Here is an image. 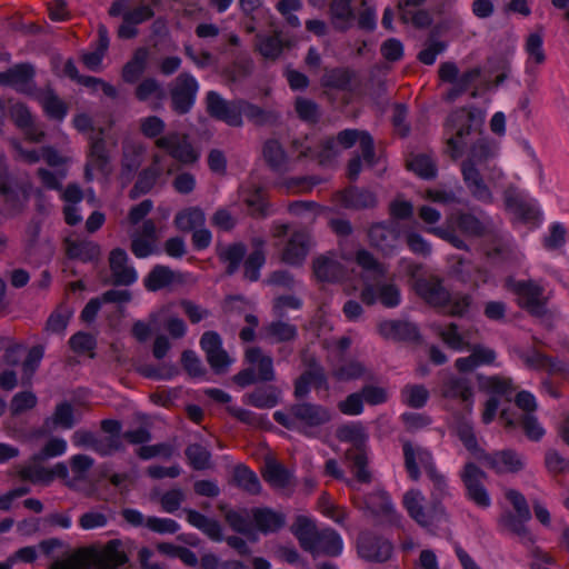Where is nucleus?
<instances>
[{
  "label": "nucleus",
  "mask_w": 569,
  "mask_h": 569,
  "mask_svg": "<svg viewBox=\"0 0 569 569\" xmlns=\"http://www.w3.org/2000/svg\"><path fill=\"white\" fill-rule=\"evenodd\" d=\"M139 130L143 137L154 139L156 148L167 151L170 157L183 164H192L199 158L188 134L179 131H170L164 134L166 123L158 116L141 118Z\"/></svg>",
  "instance_id": "1"
},
{
  "label": "nucleus",
  "mask_w": 569,
  "mask_h": 569,
  "mask_svg": "<svg viewBox=\"0 0 569 569\" xmlns=\"http://www.w3.org/2000/svg\"><path fill=\"white\" fill-rule=\"evenodd\" d=\"M273 419L289 430L315 436L317 430L332 419L329 408L308 401L292 403L284 411H276Z\"/></svg>",
  "instance_id": "2"
},
{
  "label": "nucleus",
  "mask_w": 569,
  "mask_h": 569,
  "mask_svg": "<svg viewBox=\"0 0 569 569\" xmlns=\"http://www.w3.org/2000/svg\"><path fill=\"white\" fill-rule=\"evenodd\" d=\"M483 119V112L476 108H458L448 116L446 127L451 134L446 141V152L452 160L463 154L466 138L480 131Z\"/></svg>",
  "instance_id": "3"
},
{
  "label": "nucleus",
  "mask_w": 569,
  "mask_h": 569,
  "mask_svg": "<svg viewBox=\"0 0 569 569\" xmlns=\"http://www.w3.org/2000/svg\"><path fill=\"white\" fill-rule=\"evenodd\" d=\"M120 541L111 540L100 552L79 550L66 560L53 562L50 569H118L127 562Z\"/></svg>",
  "instance_id": "4"
},
{
  "label": "nucleus",
  "mask_w": 569,
  "mask_h": 569,
  "mask_svg": "<svg viewBox=\"0 0 569 569\" xmlns=\"http://www.w3.org/2000/svg\"><path fill=\"white\" fill-rule=\"evenodd\" d=\"M270 234L274 239V246L284 238L283 248L281 250V260L291 266H300L306 260L311 247L312 237L305 228L291 229L287 223H273Z\"/></svg>",
  "instance_id": "5"
},
{
  "label": "nucleus",
  "mask_w": 569,
  "mask_h": 569,
  "mask_svg": "<svg viewBox=\"0 0 569 569\" xmlns=\"http://www.w3.org/2000/svg\"><path fill=\"white\" fill-rule=\"evenodd\" d=\"M402 506L409 517L420 527L433 530L439 522L448 521L449 515L446 508H439L431 501L426 505V497L419 489H410L402 496Z\"/></svg>",
  "instance_id": "6"
},
{
  "label": "nucleus",
  "mask_w": 569,
  "mask_h": 569,
  "mask_svg": "<svg viewBox=\"0 0 569 569\" xmlns=\"http://www.w3.org/2000/svg\"><path fill=\"white\" fill-rule=\"evenodd\" d=\"M207 113L226 124L240 128L243 126L241 117L242 99L226 100L216 91H209L204 98Z\"/></svg>",
  "instance_id": "7"
},
{
  "label": "nucleus",
  "mask_w": 569,
  "mask_h": 569,
  "mask_svg": "<svg viewBox=\"0 0 569 569\" xmlns=\"http://www.w3.org/2000/svg\"><path fill=\"white\" fill-rule=\"evenodd\" d=\"M198 89L199 84L193 76L188 72L180 73L169 87L171 109L178 114L188 113L194 104Z\"/></svg>",
  "instance_id": "8"
},
{
  "label": "nucleus",
  "mask_w": 569,
  "mask_h": 569,
  "mask_svg": "<svg viewBox=\"0 0 569 569\" xmlns=\"http://www.w3.org/2000/svg\"><path fill=\"white\" fill-rule=\"evenodd\" d=\"M361 301L367 306H372L377 301L386 308H395L401 301V295L398 286L390 279L376 278L373 282H366L361 291Z\"/></svg>",
  "instance_id": "9"
},
{
  "label": "nucleus",
  "mask_w": 569,
  "mask_h": 569,
  "mask_svg": "<svg viewBox=\"0 0 569 569\" xmlns=\"http://www.w3.org/2000/svg\"><path fill=\"white\" fill-rule=\"evenodd\" d=\"M512 291L518 296V305L535 317L546 315L547 297L545 288L535 280H521L512 284Z\"/></svg>",
  "instance_id": "10"
},
{
  "label": "nucleus",
  "mask_w": 569,
  "mask_h": 569,
  "mask_svg": "<svg viewBox=\"0 0 569 569\" xmlns=\"http://www.w3.org/2000/svg\"><path fill=\"white\" fill-rule=\"evenodd\" d=\"M460 479L466 489V496L480 508L490 506L491 500L485 487L487 475L473 462H467L460 471Z\"/></svg>",
  "instance_id": "11"
},
{
  "label": "nucleus",
  "mask_w": 569,
  "mask_h": 569,
  "mask_svg": "<svg viewBox=\"0 0 569 569\" xmlns=\"http://www.w3.org/2000/svg\"><path fill=\"white\" fill-rule=\"evenodd\" d=\"M166 161L167 156L164 153H152L149 166L138 173L137 181L129 191L130 199L134 200L140 196L150 192L164 171H167V173H171L172 170L167 168Z\"/></svg>",
  "instance_id": "12"
},
{
  "label": "nucleus",
  "mask_w": 569,
  "mask_h": 569,
  "mask_svg": "<svg viewBox=\"0 0 569 569\" xmlns=\"http://www.w3.org/2000/svg\"><path fill=\"white\" fill-rule=\"evenodd\" d=\"M71 441L74 447L89 448L102 457L124 450L123 442L116 437H101L86 429L76 430L71 436Z\"/></svg>",
  "instance_id": "13"
},
{
  "label": "nucleus",
  "mask_w": 569,
  "mask_h": 569,
  "mask_svg": "<svg viewBox=\"0 0 569 569\" xmlns=\"http://www.w3.org/2000/svg\"><path fill=\"white\" fill-rule=\"evenodd\" d=\"M110 277L103 280L106 284L128 287L133 284L138 274L133 266L129 262L127 252L121 248H114L108 257Z\"/></svg>",
  "instance_id": "14"
},
{
  "label": "nucleus",
  "mask_w": 569,
  "mask_h": 569,
  "mask_svg": "<svg viewBox=\"0 0 569 569\" xmlns=\"http://www.w3.org/2000/svg\"><path fill=\"white\" fill-rule=\"evenodd\" d=\"M477 459L499 475L517 473L526 467L525 456L513 449H503L491 453L481 451V456H477Z\"/></svg>",
  "instance_id": "15"
},
{
  "label": "nucleus",
  "mask_w": 569,
  "mask_h": 569,
  "mask_svg": "<svg viewBox=\"0 0 569 569\" xmlns=\"http://www.w3.org/2000/svg\"><path fill=\"white\" fill-rule=\"evenodd\" d=\"M110 154L103 139V130L91 134L89 138V151L87 153V162L84 167V178L87 181L93 179V170L103 174L109 173Z\"/></svg>",
  "instance_id": "16"
},
{
  "label": "nucleus",
  "mask_w": 569,
  "mask_h": 569,
  "mask_svg": "<svg viewBox=\"0 0 569 569\" xmlns=\"http://www.w3.org/2000/svg\"><path fill=\"white\" fill-rule=\"evenodd\" d=\"M146 146L136 140H126L121 147L119 179L122 183L131 182L146 157Z\"/></svg>",
  "instance_id": "17"
},
{
  "label": "nucleus",
  "mask_w": 569,
  "mask_h": 569,
  "mask_svg": "<svg viewBox=\"0 0 569 569\" xmlns=\"http://www.w3.org/2000/svg\"><path fill=\"white\" fill-rule=\"evenodd\" d=\"M371 246L385 254H391L400 244L401 229L397 221L378 222L370 227Z\"/></svg>",
  "instance_id": "18"
},
{
  "label": "nucleus",
  "mask_w": 569,
  "mask_h": 569,
  "mask_svg": "<svg viewBox=\"0 0 569 569\" xmlns=\"http://www.w3.org/2000/svg\"><path fill=\"white\" fill-rule=\"evenodd\" d=\"M507 210L523 222L536 223L540 219V211L517 187L509 186L503 192Z\"/></svg>",
  "instance_id": "19"
},
{
  "label": "nucleus",
  "mask_w": 569,
  "mask_h": 569,
  "mask_svg": "<svg viewBox=\"0 0 569 569\" xmlns=\"http://www.w3.org/2000/svg\"><path fill=\"white\" fill-rule=\"evenodd\" d=\"M359 556L373 562H385L392 553V545L372 532H361L357 540Z\"/></svg>",
  "instance_id": "20"
},
{
  "label": "nucleus",
  "mask_w": 569,
  "mask_h": 569,
  "mask_svg": "<svg viewBox=\"0 0 569 569\" xmlns=\"http://www.w3.org/2000/svg\"><path fill=\"white\" fill-rule=\"evenodd\" d=\"M415 291L435 308L445 309L450 300V292L443 287L442 280L436 276H425L416 279Z\"/></svg>",
  "instance_id": "21"
},
{
  "label": "nucleus",
  "mask_w": 569,
  "mask_h": 569,
  "mask_svg": "<svg viewBox=\"0 0 569 569\" xmlns=\"http://www.w3.org/2000/svg\"><path fill=\"white\" fill-rule=\"evenodd\" d=\"M133 96L137 101L147 103L151 110L157 111L163 108L167 92L159 80L146 77L137 83Z\"/></svg>",
  "instance_id": "22"
},
{
  "label": "nucleus",
  "mask_w": 569,
  "mask_h": 569,
  "mask_svg": "<svg viewBox=\"0 0 569 569\" xmlns=\"http://www.w3.org/2000/svg\"><path fill=\"white\" fill-rule=\"evenodd\" d=\"M530 519H523L519 515H515L511 511L503 512L499 520L498 526L501 531L513 535L520 543L532 550L536 542V537L532 535L530 529L526 526V522Z\"/></svg>",
  "instance_id": "23"
},
{
  "label": "nucleus",
  "mask_w": 569,
  "mask_h": 569,
  "mask_svg": "<svg viewBox=\"0 0 569 569\" xmlns=\"http://www.w3.org/2000/svg\"><path fill=\"white\" fill-rule=\"evenodd\" d=\"M402 449L406 470L413 481H418L420 478L419 465L427 471L435 465L432 455L422 447H415L410 441H403Z\"/></svg>",
  "instance_id": "24"
},
{
  "label": "nucleus",
  "mask_w": 569,
  "mask_h": 569,
  "mask_svg": "<svg viewBox=\"0 0 569 569\" xmlns=\"http://www.w3.org/2000/svg\"><path fill=\"white\" fill-rule=\"evenodd\" d=\"M450 221L466 236L480 238L493 232V226L488 219H479L469 212H457Z\"/></svg>",
  "instance_id": "25"
},
{
  "label": "nucleus",
  "mask_w": 569,
  "mask_h": 569,
  "mask_svg": "<svg viewBox=\"0 0 569 569\" xmlns=\"http://www.w3.org/2000/svg\"><path fill=\"white\" fill-rule=\"evenodd\" d=\"M34 77V68L30 63H18L0 72V84L12 87L19 92H28Z\"/></svg>",
  "instance_id": "26"
},
{
  "label": "nucleus",
  "mask_w": 569,
  "mask_h": 569,
  "mask_svg": "<svg viewBox=\"0 0 569 569\" xmlns=\"http://www.w3.org/2000/svg\"><path fill=\"white\" fill-rule=\"evenodd\" d=\"M342 540L337 531L330 528L319 530L311 542V549H306L313 557L325 555L337 557L341 553Z\"/></svg>",
  "instance_id": "27"
},
{
  "label": "nucleus",
  "mask_w": 569,
  "mask_h": 569,
  "mask_svg": "<svg viewBox=\"0 0 569 569\" xmlns=\"http://www.w3.org/2000/svg\"><path fill=\"white\" fill-rule=\"evenodd\" d=\"M442 396L465 403L466 410L471 411L473 390L470 381L463 377H449L441 387Z\"/></svg>",
  "instance_id": "28"
},
{
  "label": "nucleus",
  "mask_w": 569,
  "mask_h": 569,
  "mask_svg": "<svg viewBox=\"0 0 569 569\" xmlns=\"http://www.w3.org/2000/svg\"><path fill=\"white\" fill-rule=\"evenodd\" d=\"M378 331L383 338L397 341H415L419 338L417 326L402 320L382 321L378 325Z\"/></svg>",
  "instance_id": "29"
},
{
  "label": "nucleus",
  "mask_w": 569,
  "mask_h": 569,
  "mask_svg": "<svg viewBox=\"0 0 569 569\" xmlns=\"http://www.w3.org/2000/svg\"><path fill=\"white\" fill-rule=\"evenodd\" d=\"M461 173L469 192L475 199L485 203L492 202V193L483 181L478 168L470 166V163H462Z\"/></svg>",
  "instance_id": "30"
},
{
  "label": "nucleus",
  "mask_w": 569,
  "mask_h": 569,
  "mask_svg": "<svg viewBox=\"0 0 569 569\" xmlns=\"http://www.w3.org/2000/svg\"><path fill=\"white\" fill-rule=\"evenodd\" d=\"M286 515L268 507L252 508V523L263 535L279 531L286 525Z\"/></svg>",
  "instance_id": "31"
},
{
  "label": "nucleus",
  "mask_w": 569,
  "mask_h": 569,
  "mask_svg": "<svg viewBox=\"0 0 569 569\" xmlns=\"http://www.w3.org/2000/svg\"><path fill=\"white\" fill-rule=\"evenodd\" d=\"M467 350L471 353L468 357L458 358L455 363L457 370L460 372H470L480 366L492 365L496 360L495 350L482 345L475 343Z\"/></svg>",
  "instance_id": "32"
},
{
  "label": "nucleus",
  "mask_w": 569,
  "mask_h": 569,
  "mask_svg": "<svg viewBox=\"0 0 569 569\" xmlns=\"http://www.w3.org/2000/svg\"><path fill=\"white\" fill-rule=\"evenodd\" d=\"M328 13L331 26L339 32L348 31L356 20L351 0H331Z\"/></svg>",
  "instance_id": "33"
},
{
  "label": "nucleus",
  "mask_w": 569,
  "mask_h": 569,
  "mask_svg": "<svg viewBox=\"0 0 569 569\" xmlns=\"http://www.w3.org/2000/svg\"><path fill=\"white\" fill-rule=\"evenodd\" d=\"M149 56V49L146 47L137 48L133 51L131 58L121 69V79L124 83L133 84L138 82L148 68Z\"/></svg>",
  "instance_id": "34"
},
{
  "label": "nucleus",
  "mask_w": 569,
  "mask_h": 569,
  "mask_svg": "<svg viewBox=\"0 0 569 569\" xmlns=\"http://www.w3.org/2000/svg\"><path fill=\"white\" fill-rule=\"evenodd\" d=\"M244 358L254 369L259 381L270 382L276 378L273 360L270 356L263 353L260 347H251L246 350Z\"/></svg>",
  "instance_id": "35"
},
{
  "label": "nucleus",
  "mask_w": 569,
  "mask_h": 569,
  "mask_svg": "<svg viewBox=\"0 0 569 569\" xmlns=\"http://www.w3.org/2000/svg\"><path fill=\"white\" fill-rule=\"evenodd\" d=\"M328 389V380L323 368H313L305 370L295 381L293 395L297 399H305L310 388Z\"/></svg>",
  "instance_id": "36"
},
{
  "label": "nucleus",
  "mask_w": 569,
  "mask_h": 569,
  "mask_svg": "<svg viewBox=\"0 0 569 569\" xmlns=\"http://www.w3.org/2000/svg\"><path fill=\"white\" fill-rule=\"evenodd\" d=\"M363 131L357 129H346L340 131L336 138H327L321 142L322 151L319 154L320 162L331 158L337 153L336 147L340 144L343 149L351 148L356 142H359Z\"/></svg>",
  "instance_id": "37"
},
{
  "label": "nucleus",
  "mask_w": 569,
  "mask_h": 569,
  "mask_svg": "<svg viewBox=\"0 0 569 569\" xmlns=\"http://www.w3.org/2000/svg\"><path fill=\"white\" fill-rule=\"evenodd\" d=\"M262 336L272 343L292 342L298 338L296 325L283 321L279 318L263 326Z\"/></svg>",
  "instance_id": "38"
},
{
  "label": "nucleus",
  "mask_w": 569,
  "mask_h": 569,
  "mask_svg": "<svg viewBox=\"0 0 569 569\" xmlns=\"http://www.w3.org/2000/svg\"><path fill=\"white\" fill-rule=\"evenodd\" d=\"M527 367L536 370H543L550 375H565L568 370V365L557 358H551L538 350L522 356Z\"/></svg>",
  "instance_id": "39"
},
{
  "label": "nucleus",
  "mask_w": 569,
  "mask_h": 569,
  "mask_svg": "<svg viewBox=\"0 0 569 569\" xmlns=\"http://www.w3.org/2000/svg\"><path fill=\"white\" fill-rule=\"evenodd\" d=\"M182 277L180 273L174 272L167 266H154L143 280V284L149 291L161 290L174 282H181Z\"/></svg>",
  "instance_id": "40"
},
{
  "label": "nucleus",
  "mask_w": 569,
  "mask_h": 569,
  "mask_svg": "<svg viewBox=\"0 0 569 569\" xmlns=\"http://www.w3.org/2000/svg\"><path fill=\"white\" fill-rule=\"evenodd\" d=\"M218 509L223 513V518L226 522L230 526L232 530L238 533L249 535L253 529V523L250 519H252V509H230L226 505L220 503Z\"/></svg>",
  "instance_id": "41"
},
{
  "label": "nucleus",
  "mask_w": 569,
  "mask_h": 569,
  "mask_svg": "<svg viewBox=\"0 0 569 569\" xmlns=\"http://www.w3.org/2000/svg\"><path fill=\"white\" fill-rule=\"evenodd\" d=\"M280 390L271 385L261 386L243 396L247 405L259 409H270L279 403Z\"/></svg>",
  "instance_id": "42"
},
{
  "label": "nucleus",
  "mask_w": 569,
  "mask_h": 569,
  "mask_svg": "<svg viewBox=\"0 0 569 569\" xmlns=\"http://www.w3.org/2000/svg\"><path fill=\"white\" fill-rule=\"evenodd\" d=\"M426 475L431 482L430 501L439 508H446L442 501L451 496L447 477L438 470L436 463L427 469Z\"/></svg>",
  "instance_id": "43"
},
{
  "label": "nucleus",
  "mask_w": 569,
  "mask_h": 569,
  "mask_svg": "<svg viewBox=\"0 0 569 569\" xmlns=\"http://www.w3.org/2000/svg\"><path fill=\"white\" fill-rule=\"evenodd\" d=\"M246 251V246L241 242H234L227 246L218 243L216 247L218 258L222 262L228 263L226 273L229 276L233 274L238 270L244 258Z\"/></svg>",
  "instance_id": "44"
},
{
  "label": "nucleus",
  "mask_w": 569,
  "mask_h": 569,
  "mask_svg": "<svg viewBox=\"0 0 569 569\" xmlns=\"http://www.w3.org/2000/svg\"><path fill=\"white\" fill-rule=\"evenodd\" d=\"M336 437L342 442L351 443L352 448L349 450H366L368 435L359 422H350L338 427Z\"/></svg>",
  "instance_id": "45"
},
{
  "label": "nucleus",
  "mask_w": 569,
  "mask_h": 569,
  "mask_svg": "<svg viewBox=\"0 0 569 569\" xmlns=\"http://www.w3.org/2000/svg\"><path fill=\"white\" fill-rule=\"evenodd\" d=\"M254 47L266 59L276 60L286 47V41L278 31L271 34H257Z\"/></svg>",
  "instance_id": "46"
},
{
  "label": "nucleus",
  "mask_w": 569,
  "mask_h": 569,
  "mask_svg": "<svg viewBox=\"0 0 569 569\" xmlns=\"http://www.w3.org/2000/svg\"><path fill=\"white\" fill-rule=\"evenodd\" d=\"M204 222V212L199 207H189L180 210L177 212L173 220L176 228L182 232H190L197 228L203 227Z\"/></svg>",
  "instance_id": "47"
},
{
  "label": "nucleus",
  "mask_w": 569,
  "mask_h": 569,
  "mask_svg": "<svg viewBox=\"0 0 569 569\" xmlns=\"http://www.w3.org/2000/svg\"><path fill=\"white\" fill-rule=\"evenodd\" d=\"M184 511L188 522L201 530L210 539L214 541H221L223 539L221 526L217 520L208 518L192 509H186Z\"/></svg>",
  "instance_id": "48"
},
{
  "label": "nucleus",
  "mask_w": 569,
  "mask_h": 569,
  "mask_svg": "<svg viewBox=\"0 0 569 569\" xmlns=\"http://www.w3.org/2000/svg\"><path fill=\"white\" fill-rule=\"evenodd\" d=\"M262 477L271 487L277 489H283L291 485V473L273 459L266 461Z\"/></svg>",
  "instance_id": "49"
},
{
  "label": "nucleus",
  "mask_w": 569,
  "mask_h": 569,
  "mask_svg": "<svg viewBox=\"0 0 569 569\" xmlns=\"http://www.w3.org/2000/svg\"><path fill=\"white\" fill-rule=\"evenodd\" d=\"M290 530L303 550L311 549V542L319 531L315 521L306 516L296 517Z\"/></svg>",
  "instance_id": "50"
},
{
  "label": "nucleus",
  "mask_w": 569,
  "mask_h": 569,
  "mask_svg": "<svg viewBox=\"0 0 569 569\" xmlns=\"http://www.w3.org/2000/svg\"><path fill=\"white\" fill-rule=\"evenodd\" d=\"M341 202L346 208L368 209L377 204V198L369 190L350 188L341 194Z\"/></svg>",
  "instance_id": "51"
},
{
  "label": "nucleus",
  "mask_w": 569,
  "mask_h": 569,
  "mask_svg": "<svg viewBox=\"0 0 569 569\" xmlns=\"http://www.w3.org/2000/svg\"><path fill=\"white\" fill-rule=\"evenodd\" d=\"M232 482L249 495H259L261 491L259 478L244 465H238L234 467Z\"/></svg>",
  "instance_id": "52"
},
{
  "label": "nucleus",
  "mask_w": 569,
  "mask_h": 569,
  "mask_svg": "<svg viewBox=\"0 0 569 569\" xmlns=\"http://www.w3.org/2000/svg\"><path fill=\"white\" fill-rule=\"evenodd\" d=\"M496 154V146L487 138H479L471 146L467 159L462 163H470V166H481Z\"/></svg>",
  "instance_id": "53"
},
{
  "label": "nucleus",
  "mask_w": 569,
  "mask_h": 569,
  "mask_svg": "<svg viewBox=\"0 0 569 569\" xmlns=\"http://www.w3.org/2000/svg\"><path fill=\"white\" fill-rule=\"evenodd\" d=\"M67 254L71 259L88 262L98 259L100 247L92 241H67Z\"/></svg>",
  "instance_id": "54"
},
{
  "label": "nucleus",
  "mask_w": 569,
  "mask_h": 569,
  "mask_svg": "<svg viewBox=\"0 0 569 569\" xmlns=\"http://www.w3.org/2000/svg\"><path fill=\"white\" fill-rule=\"evenodd\" d=\"M246 116L249 121L256 126H264L274 123L279 120V113L271 110H264L257 104H253L242 99L241 117Z\"/></svg>",
  "instance_id": "55"
},
{
  "label": "nucleus",
  "mask_w": 569,
  "mask_h": 569,
  "mask_svg": "<svg viewBox=\"0 0 569 569\" xmlns=\"http://www.w3.org/2000/svg\"><path fill=\"white\" fill-rule=\"evenodd\" d=\"M39 101L50 118L62 120L66 117L67 104L51 89L42 91L39 94Z\"/></svg>",
  "instance_id": "56"
},
{
  "label": "nucleus",
  "mask_w": 569,
  "mask_h": 569,
  "mask_svg": "<svg viewBox=\"0 0 569 569\" xmlns=\"http://www.w3.org/2000/svg\"><path fill=\"white\" fill-rule=\"evenodd\" d=\"M366 366L358 360H348L331 371V376L337 381H351L368 375Z\"/></svg>",
  "instance_id": "57"
},
{
  "label": "nucleus",
  "mask_w": 569,
  "mask_h": 569,
  "mask_svg": "<svg viewBox=\"0 0 569 569\" xmlns=\"http://www.w3.org/2000/svg\"><path fill=\"white\" fill-rule=\"evenodd\" d=\"M346 458L352 463L356 479L362 483H370L372 477L367 468L368 458L366 450H347Z\"/></svg>",
  "instance_id": "58"
},
{
  "label": "nucleus",
  "mask_w": 569,
  "mask_h": 569,
  "mask_svg": "<svg viewBox=\"0 0 569 569\" xmlns=\"http://www.w3.org/2000/svg\"><path fill=\"white\" fill-rule=\"evenodd\" d=\"M313 272L321 281H336L341 276V269L337 261L321 256L313 261Z\"/></svg>",
  "instance_id": "59"
},
{
  "label": "nucleus",
  "mask_w": 569,
  "mask_h": 569,
  "mask_svg": "<svg viewBox=\"0 0 569 569\" xmlns=\"http://www.w3.org/2000/svg\"><path fill=\"white\" fill-rule=\"evenodd\" d=\"M263 158L274 171H283L287 168V156L277 140H268L263 146Z\"/></svg>",
  "instance_id": "60"
},
{
  "label": "nucleus",
  "mask_w": 569,
  "mask_h": 569,
  "mask_svg": "<svg viewBox=\"0 0 569 569\" xmlns=\"http://www.w3.org/2000/svg\"><path fill=\"white\" fill-rule=\"evenodd\" d=\"M352 73L348 69H327L321 77V84L326 88L346 90L350 86Z\"/></svg>",
  "instance_id": "61"
},
{
  "label": "nucleus",
  "mask_w": 569,
  "mask_h": 569,
  "mask_svg": "<svg viewBox=\"0 0 569 569\" xmlns=\"http://www.w3.org/2000/svg\"><path fill=\"white\" fill-rule=\"evenodd\" d=\"M407 167L422 179H432L437 176L436 162L423 153L412 156L407 161Z\"/></svg>",
  "instance_id": "62"
},
{
  "label": "nucleus",
  "mask_w": 569,
  "mask_h": 569,
  "mask_svg": "<svg viewBox=\"0 0 569 569\" xmlns=\"http://www.w3.org/2000/svg\"><path fill=\"white\" fill-rule=\"evenodd\" d=\"M41 462H34L22 466L17 470L18 477L23 481H29L31 483H44L48 485L51 482V472L49 469L42 467Z\"/></svg>",
  "instance_id": "63"
},
{
  "label": "nucleus",
  "mask_w": 569,
  "mask_h": 569,
  "mask_svg": "<svg viewBox=\"0 0 569 569\" xmlns=\"http://www.w3.org/2000/svg\"><path fill=\"white\" fill-rule=\"evenodd\" d=\"M72 311L66 305H59L47 319L44 330L50 333H62L67 329Z\"/></svg>",
  "instance_id": "64"
}]
</instances>
